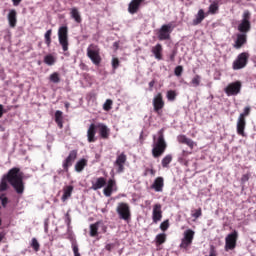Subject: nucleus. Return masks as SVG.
<instances>
[{
	"instance_id": "1",
	"label": "nucleus",
	"mask_w": 256,
	"mask_h": 256,
	"mask_svg": "<svg viewBox=\"0 0 256 256\" xmlns=\"http://www.w3.org/2000/svg\"><path fill=\"white\" fill-rule=\"evenodd\" d=\"M9 184L13 187L17 195L25 193V182H23V172L20 168H11L7 174H4L0 180V193L8 191Z\"/></svg>"
},
{
	"instance_id": "2",
	"label": "nucleus",
	"mask_w": 256,
	"mask_h": 256,
	"mask_svg": "<svg viewBox=\"0 0 256 256\" xmlns=\"http://www.w3.org/2000/svg\"><path fill=\"white\" fill-rule=\"evenodd\" d=\"M164 130L161 129L158 132L157 136H153V148H152V155L154 159H159L165 151H167V142L165 141V135L163 134Z\"/></svg>"
},
{
	"instance_id": "3",
	"label": "nucleus",
	"mask_w": 256,
	"mask_h": 256,
	"mask_svg": "<svg viewBox=\"0 0 256 256\" xmlns=\"http://www.w3.org/2000/svg\"><path fill=\"white\" fill-rule=\"evenodd\" d=\"M249 57H251L249 52H242V53H240L236 57V59L233 61L232 69L234 71H239L241 69H245V67H247V64L249 63Z\"/></svg>"
},
{
	"instance_id": "4",
	"label": "nucleus",
	"mask_w": 256,
	"mask_h": 256,
	"mask_svg": "<svg viewBox=\"0 0 256 256\" xmlns=\"http://www.w3.org/2000/svg\"><path fill=\"white\" fill-rule=\"evenodd\" d=\"M87 57L94 65H101V49H99V46L90 44L87 48Z\"/></svg>"
},
{
	"instance_id": "5",
	"label": "nucleus",
	"mask_w": 256,
	"mask_h": 256,
	"mask_svg": "<svg viewBox=\"0 0 256 256\" xmlns=\"http://www.w3.org/2000/svg\"><path fill=\"white\" fill-rule=\"evenodd\" d=\"M69 30L67 26H62L58 30V40L63 51H69Z\"/></svg>"
},
{
	"instance_id": "6",
	"label": "nucleus",
	"mask_w": 256,
	"mask_h": 256,
	"mask_svg": "<svg viewBox=\"0 0 256 256\" xmlns=\"http://www.w3.org/2000/svg\"><path fill=\"white\" fill-rule=\"evenodd\" d=\"M242 87H243V83H241V81H235V82L228 84L224 88V92L226 93V95L228 97H237V95H239V93H241Z\"/></svg>"
},
{
	"instance_id": "7",
	"label": "nucleus",
	"mask_w": 256,
	"mask_h": 256,
	"mask_svg": "<svg viewBox=\"0 0 256 256\" xmlns=\"http://www.w3.org/2000/svg\"><path fill=\"white\" fill-rule=\"evenodd\" d=\"M116 212L119 215V219H122L123 221H129V219H131V208L129 207V204L125 202L118 204Z\"/></svg>"
},
{
	"instance_id": "8",
	"label": "nucleus",
	"mask_w": 256,
	"mask_h": 256,
	"mask_svg": "<svg viewBox=\"0 0 256 256\" xmlns=\"http://www.w3.org/2000/svg\"><path fill=\"white\" fill-rule=\"evenodd\" d=\"M237 239H239V232L237 230L232 231L225 238V250L233 251L237 247Z\"/></svg>"
},
{
	"instance_id": "9",
	"label": "nucleus",
	"mask_w": 256,
	"mask_h": 256,
	"mask_svg": "<svg viewBox=\"0 0 256 256\" xmlns=\"http://www.w3.org/2000/svg\"><path fill=\"white\" fill-rule=\"evenodd\" d=\"M171 33H173V24H164L158 31L159 41H169L171 39Z\"/></svg>"
},
{
	"instance_id": "10",
	"label": "nucleus",
	"mask_w": 256,
	"mask_h": 256,
	"mask_svg": "<svg viewBox=\"0 0 256 256\" xmlns=\"http://www.w3.org/2000/svg\"><path fill=\"white\" fill-rule=\"evenodd\" d=\"M195 238V231L188 229L184 232V237L182 238L180 248L189 249L193 244V239Z\"/></svg>"
},
{
	"instance_id": "11",
	"label": "nucleus",
	"mask_w": 256,
	"mask_h": 256,
	"mask_svg": "<svg viewBox=\"0 0 256 256\" xmlns=\"http://www.w3.org/2000/svg\"><path fill=\"white\" fill-rule=\"evenodd\" d=\"M125 163H127V154L122 152L116 157L114 167H116V173H123L125 171Z\"/></svg>"
},
{
	"instance_id": "12",
	"label": "nucleus",
	"mask_w": 256,
	"mask_h": 256,
	"mask_svg": "<svg viewBox=\"0 0 256 256\" xmlns=\"http://www.w3.org/2000/svg\"><path fill=\"white\" fill-rule=\"evenodd\" d=\"M152 103L155 113L161 115V109L165 107V101H163V94L158 93L157 95H155Z\"/></svg>"
},
{
	"instance_id": "13",
	"label": "nucleus",
	"mask_w": 256,
	"mask_h": 256,
	"mask_svg": "<svg viewBox=\"0 0 256 256\" xmlns=\"http://www.w3.org/2000/svg\"><path fill=\"white\" fill-rule=\"evenodd\" d=\"M75 159H77V150L70 151L67 158L63 161L62 167L66 173L69 171V167L73 166V163H75Z\"/></svg>"
},
{
	"instance_id": "14",
	"label": "nucleus",
	"mask_w": 256,
	"mask_h": 256,
	"mask_svg": "<svg viewBox=\"0 0 256 256\" xmlns=\"http://www.w3.org/2000/svg\"><path fill=\"white\" fill-rule=\"evenodd\" d=\"M163 219V210H161V204H155L152 211L153 223H159Z\"/></svg>"
},
{
	"instance_id": "15",
	"label": "nucleus",
	"mask_w": 256,
	"mask_h": 256,
	"mask_svg": "<svg viewBox=\"0 0 256 256\" xmlns=\"http://www.w3.org/2000/svg\"><path fill=\"white\" fill-rule=\"evenodd\" d=\"M96 129L99 131L101 139H109V135H111V130L109 129V127H107V125L103 123H98L96 125Z\"/></svg>"
},
{
	"instance_id": "16",
	"label": "nucleus",
	"mask_w": 256,
	"mask_h": 256,
	"mask_svg": "<svg viewBox=\"0 0 256 256\" xmlns=\"http://www.w3.org/2000/svg\"><path fill=\"white\" fill-rule=\"evenodd\" d=\"M91 183V189H93V191H99V189H103V187L107 185V179H105V177H98L92 180Z\"/></svg>"
},
{
	"instance_id": "17",
	"label": "nucleus",
	"mask_w": 256,
	"mask_h": 256,
	"mask_svg": "<svg viewBox=\"0 0 256 256\" xmlns=\"http://www.w3.org/2000/svg\"><path fill=\"white\" fill-rule=\"evenodd\" d=\"M165 187V179L161 176L157 177L153 184L151 185V189H154L156 193H162L163 188Z\"/></svg>"
},
{
	"instance_id": "18",
	"label": "nucleus",
	"mask_w": 256,
	"mask_h": 256,
	"mask_svg": "<svg viewBox=\"0 0 256 256\" xmlns=\"http://www.w3.org/2000/svg\"><path fill=\"white\" fill-rule=\"evenodd\" d=\"M97 135V126L95 124H90L87 130V140L88 143H95L97 141V138L95 137Z\"/></svg>"
},
{
	"instance_id": "19",
	"label": "nucleus",
	"mask_w": 256,
	"mask_h": 256,
	"mask_svg": "<svg viewBox=\"0 0 256 256\" xmlns=\"http://www.w3.org/2000/svg\"><path fill=\"white\" fill-rule=\"evenodd\" d=\"M115 187H117V182L113 179H109L107 186L103 190L105 197H111V195H113V191H115Z\"/></svg>"
},
{
	"instance_id": "20",
	"label": "nucleus",
	"mask_w": 256,
	"mask_h": 256,
	"mask_svg": "<svg viewBox=\"0 0 256 256\" xmlns=\"http://www.w3.org/2000/svg\"><path fill=\"white\" fill-rule=\"evenodd\" d=\"M178 143L182 145H187L190 149H195V146L197 145L191 138H188L186 135H179L177 137Z\"/></svg>"
},
{
	"instance_id": "21",
	"label": "nucleus",
	"mask_w": 256,
	"mask_h": 256,
	"mask_svg": "<svg viewBox=\"0 0 256 256\" xmlns=\"http://www.w3.org/2000/svg\"><path fill=\"white\" fill-rule=\"evenodd\" d=\"M145 0H132L128 5V12L131 15H135L137 11H139V8L141 7V3H143Z\"/></svg>"
},
{
	"instance_id": "22",
	"label": "nucleus",
	"mask_w": 256,
	"mask_h": 256,
	"mask_svg": "<svg viewBox=\"0 0 256 256\" xmlns=\"http://www.w3.org/2000/svg\"><path fill=\"white\" fill-rule=\"evenodd\" d=\"M9 26L14 29L17 27V10L11 9L7 15Z\"/></svg>"
},
{
	"instance_id": "23",
	"label": "nucleus",
	"mask_w": 256,
	"mask_h": 256,
	"mask_svg": "<svg viewBox=\"0 0 256 256\" xmlns=\"http://www.w3.org/2000/svg\"><path fill=\"white\" fill-rule=\"evenodd\" d=\"M205 17H207L205 10L200 9L195 15V19L192 21V25L194 27H197V25H201V23H203V21L205 20Z\"/></svg>"
},
{
	"instance_id": "24",
	"label": "nucleus",
	"mask_w": 256,
	"mask_h": 256,
	"mask_svg": "<svg viewBox=\"0 0 256 256\" xmlns=\"http://www.w3.org/2000/svg\"><path fill=\"white\" fill-rule=\"evenodd\" d=\"M151 52L153 53L155 59L157 61H161L163 59V45L160 43L156 44L154 47H152Z\"/></svg>"
},
{
	"instance_id": "25",
	"label": "nucleus",
	"mask_w": 256,
	"mask_h": 256,
	"mask_svg": "<svg viewBox=\"0 0 256 256\" xmlns=\"http://www.w3.org/2000/svg\"><path fill=\"white\" fill-rule=\"evenodd\" d=\"M247 43V34H237V38L234 44L235 49H241L243 45Z\"/></svg>"
},
{
	"instance_id": "26",
	"label": "nucleus",
	"mask_w": 256,
	"mask_h": 256,
	"mask_svg": "<svg viewBox=\"0 0 256 256\" xmlns=\"http://www.w3.org/2000/svg\"><path fill=\"white\" fill-rule=\"evenodd\" d=\"M70 17L74 19L75 23H82L83 18H81V12H79V9L77 7H73L70 9Z\"/></svg>"
},
{
	"instance_id": "27",
	"label": "nucleus",
	"mask_w": 256,
	"mask_h": 256,
	"mask_svg": "<svg viewBox=\"0 0 256 256\" xmlns=\"http://www.w3.org/2000/svg\"><path fill=\"white\" fill-rule=\"evenodd\" d=\"M247 125V122L243 118H238L237 120V133L238 135H241V137H245V127Z\"/></svg>"
},
{
	"instance_id": "28",
	"label": "nucleus",
	"mask_w": 256,
	"mask_h": 256,
	"mask_svg": "<svg viewBox=\"0 0 256 256\" xmlns=\"http://www.w3.org/2000/svg\"><path fill=\"white\" fill-rule=\"evenodd\" d=\"M238 31L242 34L249 33L251 31V21L242 20L238 25Z\"/></svg>"
},
{
	"instance_id": "29",
	"label": "nucleus",
	"mask_w": 256,
	"mask_h": 256,
	"mask_svg": "<svg viewBox=\"0 0 256 256\" xmlns=\"http://www.w3.org/2000/svg\"><path fill=\"white\" fill-rule=\"evenodd\" d=\"M73 189V185H67L63 187V195L61 198L63 202L67 201V199H69L71 195H73Z\"/></svg>"
},
{
	"instance_id": "30",
	"label": "nucleus",
	"mask_w": 256,
	"mask_h": 256,
	"mask_svg": "<svg viewBox=\"0 0 256 256\" xmlns=\"http://www.w3.org/2000/svg\"><path fill=\"white\" fill-rule=\"evenodd\" d=\"M85 167H87V159L82 158L75 164V171H77V173H81Z\"/></svg>"
},
{
	"instance_id": "31",
	"label": "nucleus",
	"mask_w": 256,
	"mask_h": 256,
	"mask_svg": "<svg viewBox=\"0 0 256 256\" xmlns=\"http://www.w3.org/2000/svg\"><path fill=\"white\" fill-rule=\"evenodd\" d=\"M99 225H101L99 221L90 225V237H97L99 235Z\"/></svg>"
},
{
	"instance_id": "32",
	"label": "nucleus",
	"mask_w": 256,
	"mask_h": 256,
	"mask_svg": "<svg viewBox=\"0 0 256 256\" xmlns=\"http://www.w3.org/2000/svg\"><path fill=\"white\" fill-rule=\"evenodd\" d=\"M55 123H57L59 129H63V112L61 110L55 112Z\"/></svg>"
},
{
	"instance_id": "33",
	"label": "nucleus",
	"mask_w": 256,
	"mask_h": 256,
	"mask_svg": "<svg viewBox=\"0 0 256 256\" xmlns=\"http://www.w3.org/2000/svg\"><path fill=\"white\" fill-rule=\"evenodd\" d=\"M173 161V156L171 154H167L161 161V165L164 169L169 167V164Z\"/></svg>"
},
{
	"instance_id": "34",
	"label": "nucleus",
	"mask_w": 256,
	"mask_h": 256,
	"mask_svg": "<svg viewBox=\"0 0 256 256\" xmlns=\"http://www.w3.org/2000/svg\"><path fill=\"white\" fill-rule=\"evenodd\" d=\"M49 81L51 83H61V76H59V74L57 72H53L50 76H49Z\"/></svg>"
},
{
	"instance_id": "35",
	"label": "nucleus",
	"mask_w": 256,
	"mask_h": 256,
	"mask_svg": "<svg viewBox=\"0 0 256 256\" xmlns=\"http://www.w3.org/2000/svg\"><path fill=\"white\" fill-rule=\"evenodd\" d=\"M167 241V235L165 233L158 234L156 236V244L157 245H163Z\"/></svg>"
},
{
	"instance_id": "36",
	"label": "nucleus",
	"mask_w": 256,
	"mask_h": 256,
	"mask_svg": "<svg viewBox=\"0 0 256 256\" xmlns=\"http://www.w3.org/2000/svg\"><path fill=\"white\" fill-rule=\"evenodd\" d=\"M217 11H219V3L213 2L212 4H210L208 12L211 13V15H215Z\"/></svg>"
},
{
	"instance_id": "37",
	"label": "nucleus",
	"mask_w": 256,
	"mask_h": 256,
	"mask_svg": "<svg viewBox=\"0 0 256 256\" xmlns=\"http://www.w3.org/2000/svg\"><path fill=\"white\" fill-rule=\"evenodd\" d=\"M44 63L49 66L55 65V57L51 54L46 55L44 57Z\"/></svg>"
},
{
	"instance_id": "38",
	"label": "nucleus",
	"mask_w": 256,
	"mask_h": 256,
	"mask_svg": "<svg viewBox=\"0 0 256 256\" xmlns=\"http://www.w3.org/2000/svg\"><path fill=\"white\" fill-rule=\"evenodd\" d=\"M190 83L193 87H199L201 85V76L199 74L195 75Z\"/></svg>"
},
{
	"instance_id": "39",
	"label": "nucleus",
	"mask_w": 256,
	"mask_h": 256,
	"mask_svg": "<svg viewBox=\"0 0 256 256\" xmlns=\"http://www.w3.org/2000/svg\"><path fill=\"white\" fill-rule=\"evenodd\" d=\"M166 97L168 101H175V99H177V92H175V90H169Z\"/></svg>"
},
{
	"instance_id": "40",
	"label": "nucleus",
	"mask_w": 256,
	"mask_h": 256,
	"mask_svg": "<svg viewBox=\"0 0 256 256\" xmlns=\"http://www.w3.org/2000/svg\"><path fill=\"white\" fill-rule=\"evenodd\" d=\"M53 31L50 29V30H47V32L45 33V43L47 45V47H50L51 46V35H52Z\"/></svg>"
},
{
	"instance_id": "41",
	"label": "nucleus",
	"mask_w": 256,
	"mask_h": 256,
	"mask_svg": "<svg viewBox=\"0 0 256 256\" xmlns=\"http://www.w3.org/2000/svg\"><path fill=\"white\" fill-rule=\"evenodd\" d=\"M119 65H121V62L119 61V58H112V69L115 73L117 69H119Z\"/></svg>"
},
{
	"instance_id": "42",
	"label": "nucleus",
	"mask_w": 256,
	"mask_h": 256,
	"mask_svg": "<svg viewBox=\"0 0 256 256\" xmlns=\"http://www.w3.org/2000/svg\"><path fill=\"white\" fill-rule=\"evenodd\" d=\"M31 247L34 251H39L41 245L39 244V241H37V238H32Z\"/></svg>"
},
{
	"instance_id": "43",
	"label": "nucleus",
	"mask_w": 256,
	"mask_h": 256,
	"mask_svg": "<svg viewBox=\"0 0 256 256\" xmlns=\"http://www.w3.org/2000/svg\"><path fill=\"white\" fill-rule=\"evenodd\" d=\"M250 113H251V107L247 106L244 108V112L241 113L238 118L245 119V117H248V115H250Z\"/></svg>"
},
{
	"instance_id": "44",
	"label": "nucleus",
	"mask_w": 256,
	"mask_h": 256,
	"mask_svg": "<svg viewBox=\"0 0 256 256\" xmlns=\"http://www.w3.org/2000/svg\"><path fill=\"white\" fill-rule=\"evenodd\" d=\"M113 105V100L107 99L103 105L104 111H111V106Z\"/></svg>"
},
{
	"instance_id": "45",
	"label": "nucleus",
	"mask_w": 256,
	"mask_h": 256,
	"mask_svg": "<svg viewBox=\"0 0 256 256\" xmlns=\"http://www.w3.org/2000/svg\"><path fill=\"white\" fill-rule=\"evenodd\" d=\"M152 175V177H155L157 171H155V169L153 168H146L145 171H144V177H147V175Z\"/></svg>"
},
{
	"instance_id": "46",
	"label": "nucleus",
	"mask_w": 256,
	"mask_h": 256,
	"mask_svg": "<svg viewBox=\"0 0 256 256\" xmlns=\"http://www.w3.org/2000/svg\"><path fill=\"white\" fill-rule=\"evenodd\" d=\"M0 201L2 203V207H7V203H9V198H7L5 194H1Z\"/></svg>"
},
{
	"instance_id": "47",
	"label": "nucleus",
	"mask_w": 256,
	"mask_h": 256,
	"mask_svg": "<svg viewBox=\"0 0 256 256\" xmlns=\"http://www.w3.org/2000/svg\"><path fill=\"white\" fill-rule=\"evenodd\" d=\"M174 75H176V77H181V75H183V66H177L174 69Z\"/></svg>"
},
{
	"instance_id": "48",
	"label": "nucleus",
	"mask_w": 256,
	"mask_h": 256,
	"mask_svg": "<svg viewBox=\"0 0 256 256\" xmlns=\"http://www.w3.org/2000/svg\"><path fill=\"white\" fill-rule=\"evenodd\" d=\"M251 20V12L249 10H245L243 13L242 21H250Z\"/></svg>"
},
{
	"instance_id": "49",
	"label": "nucleus",
	"mask_w": 256,
	"mask_h": 256,
	"mask_svg": "<svg viewBox=\"0 0 256 256\" xmlns=\"http://www.w3.org/2000/svg\"><path fill=\"white\" fill-rule=\"evenodd\" d=\"M161 231H167L169 229V220H165L160 224Z\"/></svg>"
},
{
	"instance_id": "50",
	"label": "nucleus",
	"mask_w": 256,
	"mask_h": 256,
	"mask_svg": "<svg viewBox=\"0 0 256 256\" xmlns=\"http://www.w3.org/2000/svg\"><path fill=\"white\" fill-rule=\"evenodd\" d=\"M72 251L74 253V256H81V253H79V246H77L76 243L72 244Z\"/></svg>"
},
{
	"instance_id": "51",
	"label": "nucleus",
	"mask_w": 256,
	"mask_h": 256,
	"mask_svg": "<svg viewBox=\"0 0 256 256\" xmlns=\"http://www.w3.org/2000/svg\"><path fill=\"white\" fill-rule=\"evenodd\" d=\"M201 215H203V211L201 210V208H198V209L195 210V212L192 214V217H194V219H199V217H201Z\"/></svg>"
},
{
	"instance_id": "52",
	"label": "nucleus",
	"mask_w": 256,
	"mask_h": 256,
	"mask_svg": "<svg viewBox=\"0 0 256 256\" xmlns=\"http://www.w3.org/2000/svg\"><path fill=\"white\" fill-rule=\"evenodd\" d=\"M175 57H177V50H173L169 56V59L172 63L175 62Z\"/></svg>"
},
{
	"instance_id": "53",
	"label": "nucleus",
	"mask_w": 256,
	"mask_h": 256,
	"mask_svg": "<svg viewBox=\"0 0 256 256\" xmlns=\"http://www.w3.org/2000/svg\"><path fill=\"white\" fill-rule=\"evenodd\" d=\"M66 223H67L68 227H69V225H71V215H69V212L66 213Z\"/></svg>"
},
{
	"instance_id": "54",
	"label": "nucleus",
	"mask_w": 256,
	"mask_h": 256,
	"mask_svg": "<svg viewBox=\"0 0 256 256\" xmlns=\"http://www.w3.org/2000/svg\"><path fill=\"white\" fill-rule=\"evenodd\" d=\"M114 247H115V244H107L105 246V249L106 251H112Z\"/></svg>"
},
{
	"instance_id": "55",
	"label": "nucleus",
	"mask_w": 256,
	"mask_h": 256,
	"mask_svg": "<svg viewBox=\"0 0 256 256\" xmlns=\"http://www.w3.org/2000/svg\"><path fill=\"white\" fill-rule=\"evenodd\" d=\"M153 87H155V80L149 82V91H153Z\"/></svg>"
},
{
	"instance_id": "56",
	"label": "nucleus",
	"mask_w": 256,
	"mask_h": 256,
	"mask_svg": "<svg viewBox=\"0 0 256 256\" xmlns=\"http://www.w3.org/2000/svg\"><path fill=\"white\" fill-rule=\"evenodd\" d=\"M4 113H6V111L3 109V104H0V119L3 117Z\"/></svg>"
},
{
	"instance_id": "57",
	"label": "nucleus",
	"mask_w": 256,
	"mask_h": 256,
	"mask_svg": "<svg viewBox=\"0 0 256 256\" xmlns=\"http://www.w3.org/2000/svg\"><path fill=\"white\" fill-rule=\"evenodd\" d=\"M23 0H12L14 7H17Z\"/></svg>"
},
{
	"instance_id": "58",
	"label": "nucleus",
	"mask_w": 256,
	"mask_h": 256,
	"mask_svg": "<svg viewBox=\"0 0 256 256\" xmlns=\"http://www.w3.org/2000/svg\"><path fill=\"white\" fill-rule=\"evenodd\" d=\"M5 239V232H0V243Z\"/></svg>"
},
{
	"instance_id": "59",
	"label": "nucleus",
	"mask_w": 256,
	"mask_h": 256,
	"mask_svg": "<svg viewBox=\"0 0 256 256\" xmlns=\"http://www.w3.org/2000/svg\"><path fill=\"white\" fill-rule=\"evenodd\" d=\"M187 155H191V152H187L185 150L182 151V156L187 157Z\"/></svg>"
},
{
	"instance_id": "60",
	"label": "nucleus",
	"mask_w": 256,
	"mask_h": 256,
	"mask_svg": "<svg viewBox=\"0 0 256 256\" xmlns=\"http://www.w3.org/2000/svg\"><path fill=\"white\" fill-rule=\"evenodd\" d=\"M113 46H114L116 49H119V42H114Z\"/></svg>"
},
{
	"instance_id": "61",
	"label": "nucleus",
	"mask_w": 256,
	"mask_h": 256,
	"mask_svg": "<svg viewBox=\"0 0 256 256\" xmlns=\"http://www.w3.org/2000/svg\"><path fill=\"white\" fill-rule=\"evenodd\" d=\"M66 107H69V104H66Z\"/></svg>"
}]
</instances>
